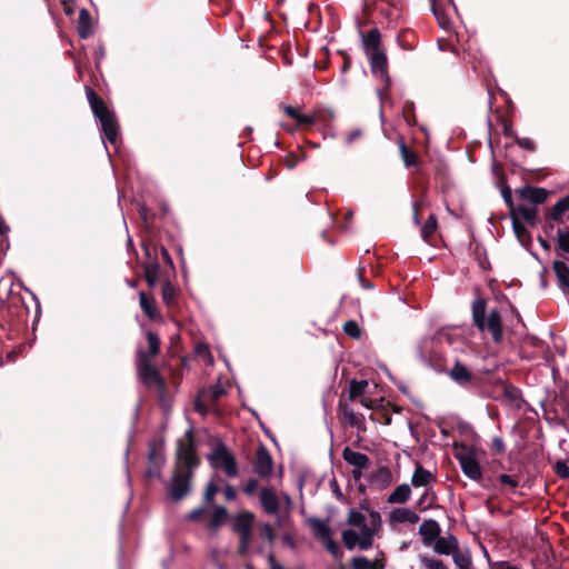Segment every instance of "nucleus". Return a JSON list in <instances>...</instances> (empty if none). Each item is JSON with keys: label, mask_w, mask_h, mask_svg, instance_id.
Wrapping results in <instances>:
<instances>
[{"label": "nucleus", "mask_w": 569, "mask_h": 569, "mask_svg": "<svg viewBox=\"0 0 569 569\" xmlns=\"http://www.w3.org/2000/svg\"><path fill=\"white\" fill-rule=\"evenodd\" d=\"M471 302L472 325L481 333H489L495 343L503 340V322L498 308L488 309V299L479 293Z\"/></svg>", "instance_id": "obj_1"}, {"label": "nucleus", "mask_w": 569, "mask_h": 569, "mask_svg": "<svg viewBox=\"0 0 569 569\" xmlns=\"http://www.w3.org/2000/svg\"><path fill=\"white\" fill-rule=\"evenodd\" d=\"M84 90L91 111L101 124L104 139L112 146H117L120 127L116 113L90 86H86Z\"/></svg>", "instance_id": "obj_2"}, {"label": "nucleus", "mask_w": 569, "mask_h": 569, "mask_svg": "<svg viewBox=\"0 0 569 569\" xmlns=\"http://www.w3.org/2000/svg\"><path fill=\"white\" fill-rule=\"evenodd\" d=\"M361 36L363 50L368 57L371 72L375 76H380L389 87L390 77L388 73V58L385 49L382 48L381 33L379 29L372 28Z\"/></svg>", "instance_id": "obj_3"}, {"label": "nucleus", "mask_w": 569, "mask_h": 569, "mask_svg": "<svg viewBox=\"0 0 569 569\" xmlns=\"http://www.w3.org/2000/svg\"><path fill=\"white\" fill-rule=\"evenodd\" d=\"M199 465L200 459L197 455L193 430L189 429L186 431L184 436L177 441L174 468L194 471Z\"/></svg>", "instance_id": "obj_4"}, {"label": "nucleus", "mask_w": 569, "mask_h": 569, "mask_svg": "<svg viewBox=\"0 0 569 569\" xmlns=\"http://www.w3.org/2000/svg\"><path fill=\"white\" fill-rule=\"evenodd\" d=\"M193 472L187 469L173 468L166 492L170 500L178 502L188 497L192 489Z\"/></svg>", "instance_id": "obj_5"}, {"label": "nucleus", "mask_w": 569, "mask_h": 569, "mask_svg": "<svg viewBox=\"0 0 569 569\" xmlns=\"http://www.w3.org/2000/svg\"><path fill=\"white\" fill-rule=\"evenodd\" d=\"M137 370L140 381L147 388H154L159 399L163 400L167 395V382L156 366L142 355L140 360H137Z\"/></svg>", "instance_id": "obj_6"}, {"label": "nucleus", "mask_w": 569, "mask_h": 569, "mask_svg": "<svg viewBox=\"0 0 569 569\" xmlns=\"http://www.w3.org/2000/svg\"><path fill=\"white\" fill-rule=\"evenodd\" d=\"M569 194L560 198L551 208L543 213V231L548 237L557 233V227L565 226L569 220Z\"/></svg>", "instance_id": "obj_7"}, {"label": "nucleus", "mask_w": 569, "mask_h": 569, "mask_svg": "<svg viewBox=\"0 0 569 569\" xmlns=\"http://www.w3.org/2000/svg\"><path fill=\"white\" fill-rule=\"evenodd\" d=\"M448 377L467 390L478 389L483 381V378L478 373L472 371L467 365L462 361L456 359L453 366L448 371Z\"/></svg>", "instance_id": "obj_8"}, {"label": "nucleus", "mask_w": 569, "mask_h": 569, "mask_svg": "<svg viewBox=\"0 0 569 569\" xmlns=\"http://www.w3.org/2000/svg\"><path fill=\"white\" fill-rule=\"evenodd\" d=\"M208 459L214 469H221L228 477L233 478L238 475L236 458L221 440H218Z\"/></svg>", "instance_id": "obj_9"}, {"label": "nucleus", "mask_w": 569, "mask_h": 569, "mask_svg": "<svg viewBox=\"0 0 569 569\" xmlns=\"http://www.w3.org/2000/svg\"><path fill=\"white\" fill-rule=\"evenodd\" d=\"M148 447V467L144 471V478L152 481L161 478V470L166 459L162 442L152 440L149 442Z\"/></svg>", "instance_id": "obj_10"}, {"label": "nucleus", "mask_w": 569, "mask_h": 569, "mask_svg": "<svg viewBox=\"0 0 569 569\" xmlns=\"http://www.w3.org/2000/svg\"><path fill=\"white\" fill-rule=\"evenodd\" d=\"M253 471L262 479L270 478L273 472V459L263 443H259L252 459Z\"/></svg>", "instance_id": "obj_11"}, {"label": "nucleus", "mask_w": 569, "mask_h": 569, "mask_svg": "<svg viewBox=\"0 0 569 569\" xmlns=\"http://www.w3.org/2000/svg\"><path fill=\"white\" fill-rule=\"evenodd\" d=\"M466 450L463 453H456L455 457L459 461L462 472L471 480L480 481L482 479L481 467L476 459L475 451L462 446Z\"/></svg>", "instance_id": "obj_12"}, {"label": "nucleus", "mask_w": 569, "mask_h": 569, "mask_svg": "<svg viewBox=\"0 0 569 569\" xmlns=\"http://www.w3.org/2000/svg\"><path fill=\"white\" fill-rule=\"evenodd\" d=\"M548 196L549 192L546 189L539 187L526 186L516 190V197L520 201L530 202L535 207L543 203Z\"/></svg>", "instance_id": "obj_13"}, {"label": "nucleus", "mask_w": 569, "mask_h": 569, "mask_svg": "<svg viewBox=\"0 0 569 569\" xmlns=\"http://www.w3.org/2000/svg\"><path fill=\"white\" fill-rule=\"evenodd\" d=\"M260 505L268 515H278L280 510V501L276 492L271 488H262L259 493Z\"/></svg>", "instance_id": "obj_14"}, {"label": "nucleus", "mask_w": 569, "mask_h": 569, "mask_svg": "<svg viewBox=\"0 0 569 569\" xmlns=\"http://www.w3.org/2000/svg\"><path fill=\"white\" fill-rule=\"evenodd\" d=\"M440 533L441 528L435 519H427L419 527V535L422 537L425 546H432Z\"/></svg>", "instance_id": "obj_15"}, {"label": "nucleus", "mask_w": 569, "mask_h": 569, "mask_svg": "<svg viewBox=\"0 0 569 569\" xmlns=\"http://www.w3.org/2000/svg\"><path fill=\"white\" fill-rule=\"evenodd\" d=\"M569 262L559 258L552 263V271L557 278L558 284L563 292H569Z\"/></svg>", "instance_id": "obj_16"}, {"label": "nucleus", "mask_w": 569, "mask_h": 569, "mask_svg": "<svg viewBox=\"0 0 569 569\" xmlns=\"http://www.w3.org/2000/svg\"><path fill=\"white\" fill-rule=\"evenodd\" d=\"M343 460L358 469H367L370 465V459L367 455L358 451H353L350 447H346L342 450Z\"/></svg>", "instance_id": "obj_17"}, {"label": "nucleus", "mask_w": 569, "mask_h": 569, "mask_svg": "<svg viewBox=\"0 0 569 569\" xmlns=\"http://www.w3.org/2000/svg\"><path fill=\"white\" fill-rule=\"evenodd\" d=\"M147 342H148V350H138L137 351V360H140V357L143 355L146 359L150 360L154 357H157L160 352V338L159 336L153 331H147L146 333Z\"/></svg>", "instance_id": "obj_18"}, {"label": "nucleus", "mask_w": 569, "mask_h": 569, "mask_svg": "<svg viewBox=\"0 0 569 569\" xmlns=\"http://www.w3.org/2000/svg\"><path fill=\"white\" fill-rule=\"evenodd\" d=\"M283 113L296 120L298 127H310L313 126L317 121L316 113L313 114H302L299 110L292 106H283Z\"/></svg>", "instance_id": "obj_19"}, {"label": "nucleus", "mask_w": 569, "mask_h": 569, "mask_svg": "<svg viewBox=\"0 0 569 569\" xmlns=\"http://www.w3.org/2000/svg\"><path fill=\"white\" fill-rule=\"evenodd\" d=\"M433 545V549L439 555H452L459 548L458 540L455 536L450 535L448 538L438 537Z\"/></svg>", "instance_id": "obj_20"}, {"label": "nucleus", "mask_w": 569, "mask_h": 569, "mask_svg": "<svg viewBox=\"0 0 569 569\" xmlns=\"http://www.w3.org/2000/svg\"><path fill=\"white\" fill-rule=\"evenodd\" d=\"M399 151L406 168L416 167L417 170H420L418 168L421 163L420 156L413 149L409 148L402 138L399 140Z\"/></svg>", "instance_id": "obj_21"}, {"label": "nucleus", "mask_w": 569, "mask_h": 569, "mask_svg": "<svg viewBox=\"0 0 569 569\" xmlns=\"http://www.w3.org/2000/svg\"><path fill=\"white\" fill-rule=\"evenodd\" d=\"M139 302L142 311L150 320H157L160 318V313L156 306L153 296L146 293L144 291L139 292Z\"/></svg>", "instance_id": "obj_22"}, {"label": "nucleus", "mask_w": 569, "mask_h": 569, "mask_svg": "<svg viewBox=\"0 0 569 569\" xmlns=\"http://www.w3.org/2000/svg\"><path fill=\"white\" fill-rule=\"evenodd\" d=\"M438 229V220L435 213H430L426 222L420 224V236L423 241L433 246L435 234Z\"/></svg>", "instance_id": "obj_23"}, {"label": "nucleus", "mask_w": 569, "mask_h": 569, "mask_svg": "<svg viewBox=\"0 0 569 569\" xmlns=\"http://www.w3.org/2000/svg\"><path fill=\"white\" fill-rule=\"evenodd\" d=\"M389 519L390 522L393 523H417L420 518L415 511L408 508H396L390 512Z\"/></svg>", "instance_id": "obj_24"}, {"label": "nucleus", "mask_w": 569, "mask_h": 569, "mask_svg": "<svg viewBox=\"0 0 569 569\" xmlns=\"http://www.w3.org/2000/svg\"><path fill=\"white\" fill-rule=\"evenodd\" d=\"M77 32L81 39H88L92 34L91 14L84 8L79 11Z\"/></svg>", "instance_id": "obj_25"}, {"label": "nucleus", "mask_w": 569, "mask_h": 569, "mask_svg": "<svg viewBox=\"0 0 569 569\" xmlns=\"http://www.w3.org/2000/svg\"><path fill=\"white\" fill-rule=\"evenodd\" d=\"M254 516L250 511H242L233 518L232 529L234 532L252 530Z\"/></svg>", "instance_id": "obj_26"}, {"label": "nucleus", "mask_w": 569, "mask_h": 569, "mask_svg": "<svg viewBox=\"0 0 569 569\" xmlns=\"http://www.w3.org/2000/svg\"><path fill=\"white\" fill-rule=\"evenodd\" d=\"M144 273V280L149 288H154L160 273V264L158 261H143L141 264Z\"/></svg>", "instance_id": "obj_27"}, {"label": "nucleus", "mask_w": 569, "mask_h": 569, "mask_svg": "<svg viewBox=\"0 0 569 569\" xmlns=\"http://www.w3.org/2000/svg\"><path fill=\"white\" fill-rule=\"evenodd\" d=\"M435 481V476L420 463H417L415 472L411 477V483L413 487H427Z\"/></svg>", "instance_id": "obj_28"}, {"label": "nucleus", "mask_w": 569, "mask_h": 569, "mask_svg": "<svg viewBox=\"0 0 569 569\" xmlns=\"http://www.w3.org/2000/svg\"><path fill=\"white\" fill-rule=\"evenodd\" d=\"M308 523L312 530L313 536L318 540L323 541L326 539H329V537H331V529L328 526V521H323L318 518H310L308 520Z\"/></svg>", "instance_id": "obj_29"}, {"label": "nucleus", "mask_w": 569, "mask_h": 569, "mask_svg": "<svg viewBox=\"0 0 569 569\" xmlns=\"http://www.w3.org/2000/svg\"><path fill=\"white\" fill-rule=\"evenodd\" d=\"M338 409L339 412L342 415L346 423H348L350 427H356L360 429V426L363 420L362 415H357L352 408H350L347 403H343L342 401H339Z\"/></svg>", "instance_id": "obj_30"}, {"label": "nucleus", "mask_w": 569, "mask_h": 569, "mask_svg": "<svg viewBox=\"0 0 569 569\" xmlns=\"http://www.w3.org/2000/svg\"><path fill=\"white\" fill-rule=\"evenodd\" d=\"M512 220V229L513 232L523 247H528L532 242V238L530 232L527 230L526 226L517 218V214L511 216Z\"/></svg>", "instance_id": "obj_31"}, {"label": "nucleus", "mask_w": 569, "mask_h": 569, "mask_svg": "<svg viewBox=\"0 0 569 569\" xmlns=\"http://www.w3.org/2000/svg\"><path fill=\"white\" fill-rule=\"evenodd\" d=\"M517 218H521L529 226H536L538 221V209L535 206L518 204L516 207Z\"/></svg>", "instance_id": "obj_32"}, {"label": "nucleus", "mask_w": 569, "mask_h": 569, "mask_svg": "<svg viewBox=\"0 0 569 569\" xmlns=\"http://www.w3.org/2000/svg\"><path fill=\"white\" fill-rule=\"evenodd\" d=\"M392 476L388 467H380L370 475V483L385 488L391 483Z\"/></svg>", "instance_id": "obj_33"}, {"label": "nucleus", "mask_w": 569, "mask_h": 569, "mask_svg": "<svg viewBox=\"0 0 569 569\" xmlns=\"http://www.w3.org/2000/svg\"><path fill=\"white\" fill-rule=\"evenodd\" d=\"M411 495V488L407 483L399 485L396 487V489L388 496L387 502L388 503H406Z\"/></svg>", "instance_id": "obj_34"}, {"label": "nucleus", "mask_w": 569, "mask_h": 569, "mask_svg": "<svg viewBox=\"0 0 569 569\" xmlns=\"http://www.w3.org/2000/svg\"><path fill=\"white\" fill-rule=\"evenodd\" d=\"M417 174V182L421 189V196L419 199H417L412 204V211H420L422 212V208L425 206V196L428 191V180L422 173L421 170H416L415 172Z\"/></svg>", "instance_id": "obj_35"}, {"label": "nucleus", "mask_w": 569, "mask_h": 569, "mask_svg": "<svg viewBox=\"0 0 569 569\" xmlns=\"http://www.w3.org/2000/svg\"><path fill=\"white\" fill-rule=\"evenodd\" d=\"M397 42L403 50L411 51L416 48V33L412 30L405 29L399 32Z\"/></svg>", "instance_id": "obj_36"}, {"label": "nucleus", "mask_w": 569, "mask_h": 569, "mask_svg": "<svg viewBox=\"0 0 569 569\" xmlns=\"http://www.w3.org/2000/svg\"><path fill=\"white\" fill-rule=\"evenodd\" d=\"M227 517H228L227 508L222 507V506H216L213 509V512L210 517L208 527L212 530H216L226 521Z\"/></svg>", "instance_id": "obj_37"}, {"label": "nucleus", "mask_w": 569, "mask_h": 569, "mask_svg": "<svg viewBox=\"0 0 569 569\" xmlns=\"http://www.w3.org/2000/svg\"><path fill=\"white\" fill-rule=\"evenodd\" d=\"M429 365L435 369V371L439 373H447L450 369H448L446 358L439 352H431L429 357Z\"/></svg>", "instance_id": "obj_38"}, {"label": "nucleus", "mask_w": 569, "mask_h": 569, "mask_svg": "<svg viewBox=\"0 0 569 569\" xmlns=\"http://www.w3.org/2000/svg\"><path fill=\"white\" fill-rule=\"evenodd\" d=\"M367 387V380L352 379L349 383V399L353 401L357 398L361 397L366 392Z\"/></svg>", "instance_id": "obj_39"}, {"label": "nucleus", "mask_w": 569, "mask_h": 569, "mask_svg": "<svg viewBox=\"0 0 569 569\" xmlns=\"http://www.w3.org/2000/svg\"><path fill=\"white\" fill-rule=\"evenodd\" d=\"M176 295L177 291L171 281L169 279L164 280L161 288L162 301L170 307L176 302Z\"/></svg>", "instance_id": "obj_40"}, {"label": "nucleus", "mask_w": 569, "mask_h": 569, "mask_svg": "<svg viewBox=\"0 0 569 569\" xmlns=\"http://www.w3.org/2000/svg\"><path fill=\"white\" fill-rule=\"evenodd\" d=\"M160 244L154 243L152 237L150 239H143L141 247L146 257V261H158L157 253Z\"/></svg>", "instance_id": "obj_41"}, {"label": "nucleus", "mask_w": 569, "mask_h": 569, "mask_svg": "<svg viewBox=\"0 0 569 569\" xmlns=\"http://www.w3.org/2000/svg\"><path fill=\"white\" fill-rule=\"evenodd\" d=\"M359 535V549L368 550L373 545V531L367 526L360 529Z\"/></svg>", "instance_id": "obj_42"}, {"label": "nucleus", "mask_w": 569, "mask_h": 569, "mask_svg": "<svg viewBox=\"0 0 569 569\" xmlns=\"http://www.w3.org/2000/svg\"><path fill=\"white\" fill-rule=\"evenodd\" d=\"M343 546L348 550L355 549L356 546L359 547V535L352 529H346L341 535Z\"/></svg>", "instance_id": "obj_43"}, {"label": "nucleus", "mask_w": 569, "mask_h": 569, "mask_svg": "<svg viewBox=\"0 0 569 569\" xmlns=\"http://www.w3.org/2000/svg\"><path fill=\"white\" fill-rule=\"evenodd\" d=\"M453 562L460 569H472V560L470 555L462 553L459 548L452 553Z\"/></svg>", "instance_id": "obj_44"}, {"label": "nucleus", "mask_w": 569, "mask_h": 569, "mask_svg": "<svg viewBox=\"0 0 569 569\" xmlns=\"http://www.w3.org/2000/svg\"><path fill=\"white\" fill-rule=\"evenodd\" d=\"M502 393L511 402L521 398V390L511 383H502Z\"/></svg>", "instance_id": "obj_45"}, {"label": "nucleus", "mask_w": 569, "mask_h": 569, "mask_svg": "<svg viewBox=\"0 0 569 569\" xmlns=\"http://www.w3.org/2000/svg\"><path fill=\"white\" fill-rule=\"evenodd\" d=\"M348 523L358 528H365L366 525V517L356 509H351L348 513Z\"/></svg>", "instance_id": "obj_46"}, {"label": "nucleus", "mask_w": 569, "mask_h": 569, "mask_svg": "<svg viewBox=\"0 0 569 569\" xmlns=\"http://www.w3.org/2000/svg\"><path fill=\"white\" fill-rule=\"evenodd\" d=\"M343 332L353 339H359L361 337V329L357 321L348 320L343 323Z\"/></svg>", "instance_id": "obj_47"}, {"label": "nucleus", "mask_w": 569, "mask_h": 569, "mask_svg": "<svg viewBox=\"0 0 569 569\" xmlns=\"http://www.w3.org/2000/svg\"><path fill=\"white\" fill-rule=\"evenodd\" d=\"M220 491V486L216 483L214 481L208 482L204 495H203V501L207 505H213L214 496Z\"/></svg>", "instance_id": "obj_48"}, {"label": "nucleus", "mask_w": 569, "mask_h": 569, "mask_svg": "<svg viewBox=\"0 0 569 569\" xmlns=\"http://www.w3.org/2000/svg\"><path fill=\"white\" fill-rule=\"evenodd\" d=\"M353 569H376L377 562L370 561L366 557H355L351 559Z\"/></svg>", "instance_id": "obj_49"}, {"label": "nucleus", "mask_w": 569, "mask_h": 569, "mask_svg": "<svg viewBox=\"0 0 569 569\" xmlns=\"http://www.w3.org/2000/svg\"><path fill=\"white\" fill-rule=\"evenodd\" d=\"M435 179L437 181H440L442 187H445L448 183L449 173H448V168L445 163L440 162L435 167Z\"/></svg>", "instance_id": "obj_50"}, {"label": "nucleus", "mask_w": 569, "mask_h": 569, "mask_svg": "<svg viewBox=\"0 0 569 569\" xmlns=\"http://www.w3.org/2000/svg\"><path fill=\"white\" fill-rule=\"evenodd\" d=\"M259 536L261 539L272 543L276 540V533L270 523H261Z\"/></svg>", "instance_id": "obj_51"}, {"label": "nucleus", "mask_w": 569, "mask_h": 569, "mask_svg": "<svg viewBox=\"0 0 569 569\" xmlns=\"http://www.w3.org/2000/svg\"><path fill=\"white\" fill-rule=\"evenodd\" d=\"M325 543L326 549L335 557L336 559H339L342 557V551L339 547V545L332 539V537H329V539H326L322 541Z\"/></svg>", "instance_id": "obj_52"}, {"label": "nucleus", "mask_w": 569, "mask_h": 569, "mask_svg": "<svg viewBox=\"0 0 569 569\" xmlns=\"http://www.w3.org/2000/svg\"><path fill=\"white\" fill-rule=\"evenodd\" d=\"M436 493L435 492H429V491H426L421 497L420 499L418 500V506L422 509V510H426L428 508H430L432 506V503L435 502L436 500Z\"/></svg>", "instance_id": "obj_53"}, {"label": "nucleus", "mask_w": 569, "mask_h": 569, "mask_svg": "<svg viewBox=\"0 0 569 569\" xmlns=\"http://www.w3.org/2000/svg\"><path fill=\"white\" fill-rule=\"evenodd\" d=\"M501 193L507 207L509 208L510 214H516L517 206H515L513 203L511 189L508 186H505L503 189L501 190Z\"/></svg>", "instance_id": "obj_54"}, {"label": "nucleus", "mask_w": 569, "mask_h": 569, "mask_svg": "<svg viewBox=\"0 0 569 569\" xmlns=\"http://www.w3.org/2000/svg\"><path fill=\"white\" fill-rule=\"evenodd\" d=\"M315 113L317 117V121H320L323 124H328L335 119V112L331 109H320Z\"/></svg>", "instance_id": "obj_55"}, {"label": "nucleus", "mask_w": 569, "mask_h": 569, "mask_svg": "<svg viewBox=\"0 0 569 569\" xmlns=\"http://www.w3.org/2000/svg\"><path fill=\"white\" fill-rule=\"evenodd\" d=\"M553 471L560 479L569 478V467L566 461H557L553 466Z\"/></svg>", "instance_id": "obj_56"}, {"label": "nucleus", "mask_w": 569, "mask_h": 569, "mask_svg": "<svg viewBox=\"0 0 569 569\" xmlns=\"http://www.w3.org/2000/svg\"><path fill=\"white\" fill-rule=\"evenodd\" d=\"M432 12H433L435 17L437 18L439 26L442 29L448 30L450 28V21L445 16V13L436 7L435 3H432Z\"/></svg>", "instance_id": "obj_57"}, {"label": "nucleus", "mask_w": 569, "mask_h": 569, "mask_svg": "<svg viewBox=\"0 0 569 569\" xmlns=\"http://www.w3.org/2000/svg\"><path fill=\"white\" fill-rule=\"evenodd\" d=\"M421 561L427 569H447L443 561L436 558L423 557Z\"/></svg>", "instance_id": "obj_58"}, {"label": "nucleus", "mask_w": 569, "mask_h": 569, "mask_svg": "<svg viewBox=\"0 0 569 569\" xmlns=\"http://www.w3.org/2000/svg\"><path fill=\"white\" fill-rule=\"evenodd\" d=\"M202 395H208L210 400L212 402H216L224 395V389L221 386L217 385V386L210 387L208 392H203Z\"/></svg>", "instance_id": "obj_59"}, {"label": "nucleus", "mask_w": 569, "mask_h": 569, "mask_svg": "<svg viewBox=\"0 0 569 569\" xmlns=\"http://www.w3.org/2000/svg\"><path fill=\"white\" fill-rule=\"evenodd\" d=\"M491 449L497 455H502L505 452L506 446L503 440L500 437H495L491 440Z\"/></svg>", "instance_id": "obj_60"}, {"label": "nucleus", "mask_w": 569, "mask_h": 569, "mask_svg": "<svg viewBox=\"0 0 569 569\" xmlns=\"http://www.w3.org/2000/svg\"><path fill=\"white\" fill-rule=\"evenodd\" d=\"M498 480L506 486H509L510 488L515 489L519 486V481L515 479L513 477L502 473L498 477Z\"/></svg>", "instance_id": "obj_61"}, {"label": "nucleus", "mask_w": 569, "mask_h": 569, "mask_svg": "<svg viewBox=\"0 0 569 569\" xmlns=\"http://www.w3.org/2000/svg\"><path fill=\"white\" fill-rule=\"evenodd\" d=\"M516 143L526 149V150H529V151H535L536 150V144L533 143V141H531L529 138H519V137H516Z\"/></svg>", "instance_id": "obj_62"}, {"label": "nucleus", "mask_w": 569, "mask_h": 569, "mask_svg": "<svg viewBox=\"0 0 569 569\" xmlns=\"http://www.w3.org/2000/svg\"><path fill=\"white\" fill-rule=\"evenodd\" d=\"M358 280L363 289H373L375 286L371 281L365 278V268L360 267L357 272Z\"/></svg>", "instance_id": "obj_63"}, {"label": "nucleus", "mask_w": 569, "mask_h": 569, "mask_svg": "<svg viewBox=\"0 0 569 569\" xmlns=\"http://www.w3.org/2000/svg\"><path fill=\"white\" fill-rule=\"evenodd\" d=\"M525 343L536 349H543L545 347V342L536 336L526 337Z\"/></svg>", "instance_id": "obj_64"}]
</instances>
